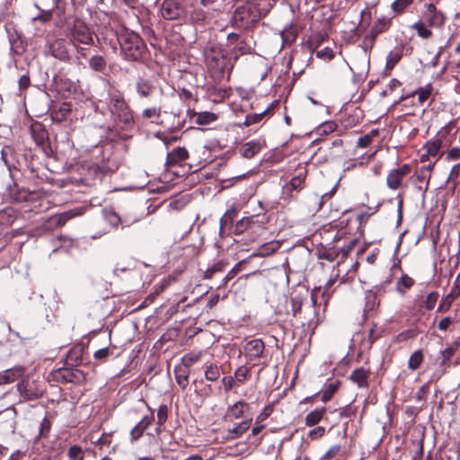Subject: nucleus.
<instances>
[{"instance_id":"obj_1","label":"nucleus","mask_w":460,"mask_h":460,"mask_svg":"<svg viewBox=\"0 0 460 460\" xmlns=\"http://www.w3.org/2000/svg\"><path fill=\"white\" fill-rule=\"evenodd\" d=\"M107 107L110 111V119L114 128L129 129L133 127L132 111L121 93L117 91L110 93Z\"/></svg>"},{"instance_id":"obj_2","label":"nucleus","mask_w":460,"mask_h":460,"mask_svg":"<svg viewBox=\"0 0 460 460\" xmlns=\"http://www.w3.org/2000/svg\"><path fill=\"white\" fill-rule=\"evenodd\" d=\"M118 41L126 59L137 60L146 49L143 40L134 31L125 28L118 34Z\"/></svg>"},{"instance_id":"obj_3","label":"nucleus","mask_w":460,"mask_h":460,"mask_svg":"<svg viewBox=\"0 0 460 460\" xmlns=\"http://www.w3.org/2000/svg\"><path fill=\"white\" fill-rule=\"evenodd\" d=\"M205 63L211 75L219 78L226 66L225 52L218 47H212L204 52Z\"/></svg>"},{"instance_id":"obj_4","label":"nucleus","mask_w":460,"mask_h":460,"mask_svg":"<svg viewBox=\"0 0 460 460\" xmlns=\"http://www.w3.org/2000/svg\"><path fill=\"white\" fill-rule=\"evenodd\" d=\"M260 19L257 8L252 4L238 6L233 15V22L237 27L247 28Z\"/></svg>"},{"instance_id":"obj_5","label":"nucleus","mask_w":460,"mask_h":460,"mask_svg":"<svg viewBox=\"0 0 460 460\" xmlns=\"http://www.w3.org/2000/svg\"><path fill=\"white\" fill-rule=\"evenodd\" d=\"M71 40L75 45L78 43L92 45L93 43V38L90 29L81 22L75 23L71 31Z\"/></svg>"},{"instance_id":"obj_6","label":"nucleus","mask_w":460,"mask_h":460,"mask_svg":"<svg viewBox=\"0 0 460 460\" xmlns=\"http://www.w3.org/2000/svg\"><path fill=\"white\" fill-rule=\"evenodd\" d=\"M264 349V342L261 339H252L244 344L243 355L248 362H252L262 356Z\"/></svg>"},{"instance_id":"obj_7","label":"nucleus","mask_w":460,"mask_h":460,"mask_svg":"<svg viewBox=\"0 0 460 460\" xmlns=\"http://www.w3.org/2000/svg\"><path fill=\"white\" fill-rule=\"evenodd\" d=\"M411 166L407 164L389 172L386 178V185L390 190H395L400 188L402 178L410 173Z\"/></svg>"},{"instance_id":"obj_8","label":"nucleus","mask_w":460,"mask_h":460,"mask_svg":"<svg viewBox=\"0 0 460 460\" xmlns=\"http://www.w3.org/2000/svg\"><path fill=\"white\" fill-rule=\"evenodd\" d=\"M17 390L26 400H33L41 396L42 391L38 388L34 382L23 379L17 384Z\"/></svg>"},{"instance_id":"obj_9","label":"nucleus","mask_w":460,"mask_h":460,"mask_svg":"<svg viewBox=\"0 0 460 460\" xmlns=\"http://www.w3.org/2000/svg\"><path fill=\"white\" fill-rule=\"evenodd\" d=\"M423 17L431 27L440 28L445 23V16L442 12L438 11L433 4H428L426 5V11L423 13Z\"/></svg>"},{"instance_id":"obj_10","label":"nucleus","mask_w":460,"mask_h":460,"mask_svg":"<svg viewBox=\"0 0 460 460\" xmlns=\"http://www.w3.org/2000/svg\"><path fill=\"white\" fill-rule=\"evenodd\" d=\"M161 15L166 20H175L181 16V9L176 2L164 0L161 5Z\"/></svg>"},{"instance_id":"obj_11","label":"nucleus","mask_w":460,"mask_h":460,"mask_svg":"<svg viewBox=\"0 0 460 460\" xmlns=\"http://www.w3.org/2000/svg\"><path fill=\"white\" fill-rule=\"evenodd\" d=\"M404 50V45L402 43H399L395 45L393 49H391L385 60V71L391 72L394 66L399 63L402 59Z\"/></svg>"},{"instance_id":"obj_12","label":"nucleus","mask_w":460,"mask_h":460,"mask_svg":"<svg viewBox=\"0 0 460 460\" xmlns=\"http://www.w3.org/2000/svg\"><path fill=\"white\" fill-rule=\"evenodd\" d=\"M307 174L306 165L299 164L296 168V173L287 184V188L290 190H300L305 182Z\"/></svg>"},{"instance_id":"obj_13","label":"nucleus","mask_w":460,"mask_h":460,"mask_svg":"<svg viewBox=\"0 0 460 460\" xmlns=\"http://www.w3.org/2000/svg\"><path fill=\"white\" fill-rule=\"evenodd\" d=\"M24 372L25 368L22 366H16L0 372V385L13 383L22 377Z\"/></svg>"},{"instance_id":"obj_14","label":"nucleus","mask_w":460,"mask_h":460,"mask_svg":"<svg viewBox=\"0 0 460 460\" xmlns=\"http://www.w3.org/2000/svg\"><path fill=\"white\" fill-rule=\"evenodd\" d=\"M252 422V419H247L239 424H237L233 429H230L226 431V434L225 435L224 438L226 440H233L240 438L245 431L249 429Z\"/></svg>"},{"instance_id":"obj_15","label":"nucleus","mask_w":460,"mask_h":460,"mask_svg":"<svg viewBox=\"0 0 460 460\" xmlns=\"http://www.w3.org/2000/svg\"><path fill=\"white\" fill-rule=\"evenodd\" d=\"M135 88L140 98H147L155 91V86L152 82L144 77L137 78Z\"/></svg>"},{"instance_id":"obj_16","label":"nucleus","mask_w":460,"mask_h":460,"mask_svg":"<svg viewBox=\"0 0 460 460\" xmlns=\"http://www.w3.org/2000/svg\"><path fill=\"white\" fill-rule=\"evenodd\" d=\"M188 157L189 153L185 147H177L167 154L165 164L171 167L180 162L185 161Z\"/></svg>"},{"instance_id":"obj_17","label":"nucleus","mask_w":460,"mask_h":460,"mask_svg":"<svg viewBox=\"0 0 460 460\" xmlns=\"http://www.w3.org/2000/svg\"><path fill=\"white\" fill-rule=\"evenodd\" d=\"M369 371L364 367H358L352 371L349 379L359 388L368 386Z\"/></svg>"},{"instance_id":"obj_18","label":"nucleus","mask_w":460,"mask_h":460,"mask_svg":"<svg viewBox=\"0 0 460 460\" xmlns=\"http://www.w3.org/2000/svg\"><path fill=\"white\" fill-rule=\"evenodd\" d=\"M245 409H248V404L243 401H238L232 406L228 407L225 418L231 421L240 419L243 416Z\"/></svg>"},{"instance_id":"obj_19","label":"nucleus","mask_w":460,"mask_h":460,"mask_svg":"<svg viewBox=\"0 0 460 460\" xmlns=\"http://www.w3.org/2000/svg\"><path fill=\"white\" fill-rule=\"evenodd\" d=\"M151 419L147 416L142 418V420L134 426L130 431L131 441L137 440L143 434V432L150 426Z\"/></svg>"},{"instance_id":"obj_20","label":"nucleus","mask_w":460,"mask_h":460,"mask_svg":"<svg viewBox=\"0 0 460 460\" xmlns=\"http://www.w3.org/2000/svg\"><path fill=\"white\" fill-rule=\"evenodd\" d=\"M442 146V141L438 138L427 142L424 146L426 154L421 155V161L424 162L429 156H436Z\"/></svg>"},{"instance_id":"obj_21","label":"nucleus","mask_w":460,"mask_h":460,"mask_svg":"<svg viewBox=\"0 0 460 460\" xmlns=\"http://www.w3.org/2000/svg\"><path fill=\"white\" fill-rule=\"evenodd\" d=\"M414 283L415 281L411 277L402 273L401 278L396 282V291L400 295L403 296L413 287Z\"/></svg>"},{"instance_id":"obj_22","label":"nucleus","mask_w":460,"mask_h":460,"mask_svg":"<svg viewBox=\"0 0 460 460\" xmlns=\"http://www.w3.org/2000/svg\"><path fill=\"white\" fill-rule=\"evenodd\" d=\"M280 247V243L276 241L266 243L262 245H261L256 252L252 253V256H258V257H266L273 252H275L277 250H279Z\"/></svg>"},{"instance_id":"obj_23","label":"nucleus","mask_w":460,"mask_h":460,"mask_svg":"<svg viewBox=\"0 0 460 460\" xmlns=\"http://www.w3.org/2000/svg\"><path fill=\"white\" fill-rule=\"evenodd\" d=\"M326 412V409L324 407L314 409L306 414L305 422L306 426L312 427L318 424L322 419L323 418Z\"/></svg>"},{"instance_id":"obj_24","label":"nucleus","mask_w":460,"mask_h":460,"mask_svg":"<svg viewBox=\"0 0 460 460\" xmlns=\"http://www.w3.org/2000/svg\"><path fill=\"white\" fill-rule=\"evenodd\" d=\"M261 146L259 142L250 141L242 146L240 152L245 158H252L260 152Z\"/></svg>"},{"instance_id":"obj_25","label":"nucleus","mask_w":460,"mask_h":460,"mask_svg":"<svg viewBox=\"0 0 460 460\" xmlns=\"http://www.w3.org/2000/svg\"><path fill=\"white\" fill-rule=\"evenodd\" d=\"M205 378L209 382L217 381L220 376L219 367L215 363H206L204 366Z\"/></svg>"},{"instance_id":"obj_26","label":"nucleus","mask_w":460,"mask_h":460,"mask_svg":"<svg viewBox=\"0 0 460 460\" xmlns=\"http://www.w3.org/2000/svg\"><path fill=\"white\" fill-rule=\"evenodd\" d=\"M391 25V19L387 17H381L377 19L373 26L371 27L370 31L374 32L376 36L379 34L386 31Z\"/></svg>"},{"instance_id":"obj_27","label":"nucleus","mask_w":460,"mask_h":460,"mask_svg":"<svg viewBox=\"0 0 460 460\" xmlns=\"http://www.w3.org/2000/svg\"><path fill=\"white\" fill-rule=\"evenodd\" d=\"M189 373L190 370L185 367H180L175 369L176 382L182 388H185L188 385Z\"/></svg>"},{"instance_id":"obj_28","label":"nucleus","mask_w":460,"mask_h":460,"mask_svg":"<svg viewBox=\"0 0 460 460\" xmlns=\"http://www.w3.org/2000/svg\"><path fill=\"white\" fill-rule=\"evenodd\" d=\"M432 90L431 84H427L425 86L418 88L414 93L418 94L419 102L424 103L427 102L431 95Z\"/></svg>"},{"instance_id":"obj_29","label":"nucleus","mask_w":460,"mask_h":460,"mask_svg":"<svg viewBox=\"0 0 460 460\" xmlns=\"http://www.w3.org/2000/svg\"><path fill=\"white\" fill-rule=\"evenodd\" d=\"M423 361V354L420 350L414 351L408 361V367L411 370H416L420 367Z\"/></svg>"},{"instance_id":"obj_30","label":"nucleus","mask_w":460,"mask_h":460,"mask_svg":"<svg viewBox=\"0 0 460 460\" xmlns=\"http://www.w3.org/2000/svg\"><path fill=\"white\" fill-rule=\"evenodd\" d=\"M90 67L98 72H102L106 67V61L102 56H93L89 60Z\"/></svg>"},{"instance_id":"obj_31","label":"nucleus","mask_w":460,"mask_h":460,"mask_svg":"<svg viewBox=\"0 0 460 460\" xmlns=\"http://www.w3.org/2000/svg\"><path fill=\"white\" fill-rule=\"evenodd\" d=\"M217 119V115L213 112L204 111L200 112L196 117V122L199 125H207Z\"/></svg>"},{"instance_id":"obj_32","label":"nucleus","mask_w":460,"mask_h":460,"mask_svg":"<svg viewBox=\"0 0 460 460\" xmlns=\"http://www.w3.org/2000/svg\"><path fill=\"white\" fill-rule=\"evenodd\" d=\"M412 29L416 31L419 37L422 39H429L431 37L432 32L426 25L421 22H416L412 24Z\"/></svg>"},{"instance_id":"obj_33","label":"nucleus","mask_w":460,"mask_h":460,"mask_svg":"<svg viewBox=\"0 0 460 460\" xmlns=\"http://www.w3.org/2000/svg\"><path fill=\"white\" fill-rule=\"evenodd\" d=\"M376 37L377 36L374 32L369 31L368 33L363 39L362 49L366 54L368 53L373 49Z\"/></svg>"},{"instance_id":"obj_34","label":"nucleus","mask_w":460,"mask_h":460,"mask_svg":"<svg viewBox=\"0 0 460 460\" xmlns=\"http://www.w3.org/2000/svg\"><path fill=\"white\" fill-rule=\"evenodd\" d=\"M338 382L335 383H330L324 386V388L322 391V401L326 402H328L332 394L336 392L338 388Z\"/></svg>"},{"instance_id":"obj_35","label":"nucleus","mask_w":460,"mask_h":460,"mask_svg":"<svg viewBox=\"0 0 460 460\" xmlns=\"http://www.w3.org/2000/svg\"><path fill=\"white\" fill-rule=\"evenodd\" d=\"M105 220L112 226H118L119 224L123 225L124 222L120 219L116 212L113 210H104Z\"/></svg>"},{"instance_id":"obj_36","label":"nucleus","mask_w":460,"mask_h":460,"mask_svg":"<svg viewBox=\"0 0 460 460\" xmlns=\"http://www.w3.org/2000/svg\"><path fill=\"white\" fill-rule=\"evenodd\" d=\"M341 451V445H333L326 451L323 456L320 457L319 460H333L340 455Z\"/></svg>"},{"instance_id":"obj_37","label":"nucleus","mask_w":460,"mask_h":460,"mask_svg":"<svg viewBox=\"0 0 460 460\" xmlns=\"http://www.w3.org/2000/svg\"><path fill=\"white\" fill-rule=\"evenodd\" d=\"M160 116H161V108L160 107L153 106V107L146 108L142 111V117L145 119H158V118H160Z\"/></svg>"},{"instance_id":"obj_38","label":"nucleus","mask_w":460,"mask_h":460,"mask_svg":"<svg viewBox=\"0 0 460 460\" xmlns=\"http://www.w3.org/2000/svg\"><path fill=\"white\" fill-rule=\"evenodd\" d=\"M250 375V368L245 366L239 367L234 372V378L238 383H243Z\"/></svg>"},{"instance_id":"obj_39","label":"nucleus","mask_w":460,"mask_h":460,"mask_svg":"<svg viewBox=\"0 0 460 460\" xmlns=\"http://www.w3.org/2000/svg\"><path fill=\"white\" fill-rule=\"evenodd\" d=\"M67 456L70 460H83L84 453L79 446H72L69 447Z\"/></svg>"},{"instance_id":"obj_40","label":"nucleus","mask_w":460,"mask_h":460,"mask_svg":"<svg viewBox=\"0 0 460 460\" xmlns=\"http://www.w3.org/2000/svg\"><path fill=\"white\" fill-rule=\"evenodd\" d=\"M190 20L194 23L203 22L206 19V13L200 8H194L190 14Z\"/></svg>"},{"instance_id":"obj_41","label":"nucleus","mask_w":460,"mask_h":460,"mask_svg":"<svg viewBox=\"0 0 460 460\" xmlns=\"http://www.w3.org/2000/svg\"><path fill=\"white\" fill-rule=\"evenodd\" d=\"M455 351H456V349L454 347H448V348H446L444 350H441L440 353H441L442 359H441L440 365L441 366L447 365L448 362L450 361V358L455 354Z\"/></svg>"},{"instance_id":"obj_42","label":"nucleus","mask_w":460,"mask_h":460,"mask_svg":"<svg viewBox=\"0 0 460 460\" xmlns=\"http://www.w3.org/2000/svg\"><path fill=\"white\" fill-rule=\"evenodd\" d=\"M413 0H395L392 4V9L396 13H402L407 6H409Z\"/></svg>"},{"instance_id":"obj_43","label":"nucleus","mask_w":460,"mask_h":460,"mask_svg":"<svg viewBox=\"0 0 460 460\" xmlns=\"http://www.w3.org/2000/svg\"><path fill=\"white\" fill-rule=\"evenodd\" d=\"M452 296H450L448 294L441 300L438 307V312H447L449 310L452 303L455 301Z\"/></svg>"},{"instance_id":"obj_44","label":"nucleus","mask_w":460,"mask_h":460,"mask_svg":"<svg viewBox=\"0 0 460 460\" xmlns=\"http://www.w3.org/2000/svg\"><path fill=\"white\" fill-rule=\"evenodd\" d=\"M438 298V292H431L429 293L427 297H426V300L424 302L425 304V308L427 310H432L435 306V304L437 302Z\"/></svg>"},{"instance_id":"obj_45","label":"nucleus","mask_w":460,"mask_h":460,"mask_svg":"<svg viewBox=\"0 0 460 460\" xmlns=\"http://www.w3.org/2000/svg\"><path fill=\"white\" fill-rule=\"evenodd\" d=\"M200 359L199 354H187L182 358L183 367H189Z\"/></svg>"},{"instance_id":"obj_46","label":"nucleus","mask_w":460,"mask_h":460,"mask_svg":"<svg viewBox=\"0 0 460 460\" xmlns=\"http://www.w3.org/2000/svg\"><path fill=\"white\" fill-rule=\"evenodd\" d=\"M325 434V428L318 426L308 432V438L312 440H316Z\"/></svg>"},{"instance_id":"obj_47","label":"nucleus","mask_w":460,"mask_h":460,"mask_svg":"<svg viewBox=\"0 0 460 460\" xmlns=\"http://www.w3.org/2000/svg\"><path fill=\"white\" fill-rule=\"evenodd\" d=\"M376 305V294L368 291L366 293V310H373Z\"/></svg>"},{"instance_id":"obj_48","label":"nucleus","mask_w":460,"mask_h":460,"mask_svg":"<svg viewBox=\"0 0 460 460\" xmlns=\"http://www.w3.org/2000/svg\"><path fill=\"white\" fill-rule=\"evenodd\" d=\"M448 295L454 299H456L460 296V273L456 276Z\"/></svg>"},{"instance_id":"obj_49","label":"nucleus","mask_w":460,"mask_h":460,"mask_svg":"<svg viewBox=\"0 0 460 460\" xmlns=\"http://www.w3.org/2000/svg\"><path fill=\"white\" fill-rule=\"evenodd\" d=\"M167 419V407L162 405L157 411V421L159 425H163Z\"/></svg>"},{"instance_id":"obj_50","label":"nucleus","mask_w":460,"mask_h":460,"mask_svg":"<svg viewBox=\"0 0 460 460\" xmlns=\"http://www.w3.org/2000/svg\"><path fill=\"white\" fill-rule=\"evenodd\" d=\"M222 270H223V265L221 263L215 264L211 268H208L206 270V272L204 274V278L211 279L216 272L221 271Z\"/></svg>"},{"instance_id":"obj_51","label":"nucleus","mask_w":460,"mask_h":460,"mask_svg":"<svg viewBox=\"0 0 460 460\" xmlns=\"http://www.w3.org/2000/svg\"><path fill=\"white\" fill-rule=\"evenodd\" d=\"M447 159L460 162V147L451 148L447 153Z\"/></svg>"},{"instance_id":"obj_52","label":"nucleus","mask_w":460,"mask_h":460,"mask_svg":"<svg viewBox=\"0 0 460 460\" xmlns=\"http://www.w3.org/2000/svg\"><path fill=\"white\" fill-rule=\"evenodd\" d=\"M336 124L332 121L325 122L320 127V131L324 134H329L336 129Z\"/></svg>"},{"instance_id":"obj_53","label":"nucleus","mask_w":460,"mask_h":460,"mask_svg":"<svg viewBox=\"0 0 460 460\" xmlns=\"http://www.w3.org/2000/svg\"><path fill=\"white\" fill-rule=\"evenodd\" d=\"M50 421L48 420V418L45 417L40 423V435L45 436L50 430Z\"/></svg>"},{"instance_id":"obj_54","label":"nucleus","mask_w":460,"mask_h":460,"mask_svg":"<svg viewBox=\"0 0 460 460\" xmlns=\"http://www.w3.org/2000/svg\"><path fill=\"white\" fill-rule=\"evenodd\" d=\"M110 354V350L108 348H102V349H100L98 350H96L94 352V358L97 359V360H104L105 358H108Z\"/></svg>"},{"instance_id":"obj_55","label":"nucleus","mask_w":460,"mask_h":460,"mask_svg":"<svg viewBox=\"0 0 460 460\" xmlns=\"http://www.w3.org/2000/svg\"><path fill=\"white\" fill-rule=\"evenodd\" d=\"M235 382H236V380H235L234 376H225L222 379V383H223V385H224L226 391L231 390L234 387Z\"/></svg>"},{"instance_id":"obj_56","label":"nucleus","mask_w":460,"mask_h":460,"mask_svg":"<svg viewBox=\"0 0 460 460\" xmlns=\"http://www.w3.org/2000/svg\"><path fill=\"white\" fill-rule=\"evenodd\" d=\"M451 323V317H444L438 322V328L441 331H447Z\"/></svg>"},{"instance_id":"obj_57","label":"nucleus","mask_w":460,"mask_h":460,"mask_svg":"<svg viewBox=\"0 0 460 460\" xmlns=\"http://www.w3.org/2000/svg\"><path fill=\"white\" fill-rule=\"evenodd\" d=\"M319 295H323V292L322 291V288H314L312 290V293H311V301H312V304H313L314 306H315L316 304H317L318 296Z\"/></svg>"},{"instance_id":"obj_58","label":"nucleus","mask_w":460,"mask_h":460,"mask_svg":"<svg viewBox=\"0 0 460 460\" xmlns=\"http://www.w3.org/2000/svg\"><path fill=\"white\" fill-rule=\"evenodd\" d=\"M371 140H372V137L370 136L365 135L358 138V146L362 147V148L367 147L370 144Z\"/></svg>"},{"instance_id":"obj_59","label":"nucleus","mask_w":460,"mask_h":460,"mask_svg":"<svg viewBox=\"0 0 460 460\" xmlns=\"http://www.w3.org/2000/svg\"><path fill=\"white\" fill-rule=\"evenodd\" d=\"M239 264L240 263H237L231 270L228 271V273L223 279L224 285H226L230 279H232L235 276L237 267L239 266Z\"/></svg>"},{"instance_id":"obj_60","label":"nucleus","mask_w":460,"mask_h":460,"mask_svg":"<svg viewBox=\"0 0 460 460\" xmlns=\"http://www.w3.org/2000/svg\"><path fill=\"white\" fill-rule=\"evenodd\" d=\"M74 215L71 214V212L64 213L63 215H60L58 217V224H64L66 220L71 218Z\"/></svg>"},{"instance_id":"obj_61","label":"nucleus","mask_w":460,"mask_h":460,"mask_svg":"<svg viewBox=\"0 0 460 460\" xmlns=\"http://www.w3.org/2000/svg\"><path fill=\"white\" fill-rule=\"evenodd\" d=\"M29 83H30V78L26 75H22L20 79H19V84H20V87H27L29 85Z\"/></svg>"},{"instance_id":"obj_62","label":"nucleus","mask_w":460,"mask_h":460,"mask_svg":"<svg viewBox=\"0 0 460 460\" xmlns=\"http://www.w3.org/2000/svg\"><path fill=\"white\" fill-rule=\"evenodd\" d=\"M292 307L294 314H296L301 309V303L296 299H292Z\"/></svg>"},{"instance_id":"obj_63","label":"nucleus","mask_w":460,"mask_h":460,"mask_svg":"<svg viewBox=\"0 0 460 460\" xmlns=\"http://www.w3.org/2000/svg\"><path fill=\"white\" fill-rule=\"evenodd\" d=\"M250 219L249 218H243L241 219L238 224H237V228L240 229V231L243 230V228L244 226H246V225L249 223Z\"/></svg>"},{"instance_id":"obj_64","label":"nucleus","mask_w":460,"mask_h":460,"mask_svg":"<svg viewBox=\"0 0 460 460\" xmlns=\"http://www.w3.org/2000/svg\"><path fill=\"white\" fill-rule=\"evenodd\" d=\"M459 170H460V162L457 163L456 164H455L452 169H451V172H450V176L456 174V176L457 177L458 174H459Z\"/></svg>"}]
</instances>
